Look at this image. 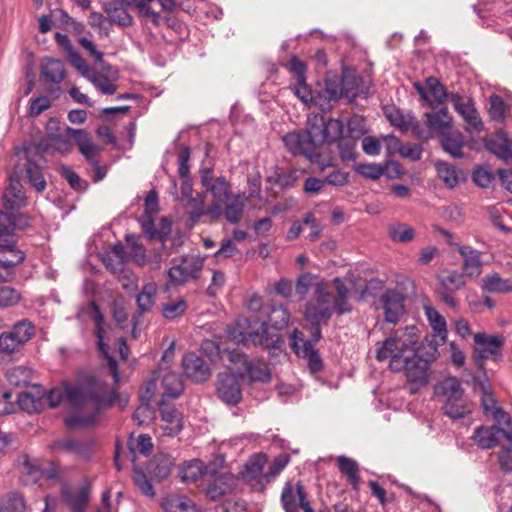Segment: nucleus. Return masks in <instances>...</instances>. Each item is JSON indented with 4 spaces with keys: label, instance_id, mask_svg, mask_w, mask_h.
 <instances>
[{
    "label": "nucleus",
    "instance_id": "nucleus-1",
    "mask_svg": "<svg viewBox=\"0 0 512 512\" xmlns=\"http://www.w3.org/2000/svg\"><path fill=\"white\" fill-rule=\"evenodd\" d=\"M50 408L66 403L72 410L65 417V426L70 429L85 428L96 420V374L79 369L73 379H65L46 393Z\"/></svg>",
    "mask_w": 512,
    "mask_h": 512
},
{
    "label": "nucleus",
    "instance_id": "nucleus-2",
    "mask_svg": "<svg viewBox=\"0 0 512 512\" xmlns=\"http://www.w3.org/2000/svg\"><path fill=\"white\" fill-rule=\"evenodd\" d=\"M417 338V328L406 326L390 334L383 342L378 343L376 351L378 361L390 358V369L405 373L411 393H416L419 389L425 387L429 378V362L416 352Z\"/></svg>",
    "mask_w": 512,
    "mask_h": 512
},
{
    "label": "nucleus",
    "instance_id": "nucleus-3",
    "mask_svg": "<svg viewBox=\"0 0 512 512\" xmlns=\"http://www.w3.org/2000/svg\"><path fill=\"white\" fill-rule=\"evenodd\" d=\"M344 125L338 119L326 120L321 115H312L308 118L307 130L303 132H289L283 137L286 148L293 155L305 156L311 162L319 165L321 170L330 164L319 161L317 148L324 143H334L342 136Z\"/></svg>",
    "mask_w": 512,
    "mask_h": 512
},
{
    "label": "nucleus",
    "instance_id": "nucleus-4",
    "mask_svg": "<svg viewBox=\"0 0 512 512\" xmlns=\"http://www.w3.org/2000/svg\"><path fill=\"white\" fill-rule=\"evenodd\" d=\"M104 317L98 310V352L100 353L103 364L98 369V377L110 375L112 377V385L109 389L100 387L98 384V410L101 408H109L117 403L119 409H124L128 404V397L118 393V386L121 381V375L118 369V362L110 353V349L103 342V329L100 327Z\"/></svg>",
    "mask_w": 512,
    "mask_h": 512
},
{
    "label": "nucleus",
    "instance_id": "nucleus-5",
    "mask_svg": "<svg viewBox=\"0 0 512 512\" xmlns=\"http://www.w3.org/2000/svg\"><path fill=\"white\" fill-rule=\"evenodd\" d=\"M35 335L36 326L29 319L15 322L9 330L0 333V353L6 356L21 353Z\"/></svg>",
    "mask_w": 512,
    "mask_h": 512
},
{
    "label": "nucleus",
    "instance_id": "nucleus-6",
    "mask_svg": "<svg viewBox=\"0 0 512 512\" xmlns=\"http://www.w3.org/2000/svg\"><path fill=\"white\" fill-rule=\"evenodd\" d=\"M249 320L246 318L238 319L235 326L228 330V336L236 343L252 342L256 346H264L266 348H275L280 341L278 334H269L267 323L262 322L260 328L256 331H244L249 328Z\"/></svg>",
    "mask_w": 512,
    "mask_h": 512
},
{
    "label": "nucleus",
    "instance_id": "nucleus-7",
    "mask_svg": "<svg viewBox=\"0 0 512 512\" xmlns=\"http://www.w3.org/2000/svg\"><path fill=\"white\" fill-rule=\"evenodd\" d=\"M333 312L331 293L324 282H319L315 285L314 299L306 303L304 317L309 323L327 324Z\"/></svg>",
    "mask_w": 512,
    "mask_h": 512
},
{
    "label": "nucleus",
    "instance_id": "nucleus-8",
    "mask_svg": "<svg viewBox=\"0 0 512 512\" xmlns=\"http://www.w3.org/2000/svg\"><path fill=\"white\" fill-rule=\"evenodd\" d=\"M384 114L390 124L402 132L412 130L415 137L419 140L427 141L431 138V134L425 131L411 112H404L395 106H388L384 109Z\"/></svg>",
    "mask_w": 512,
    "mask_h": 512
},
{
    "label": "nucleus",
    "instance_id": "nucleus-9",
    "mask_svg": "<svg viewBox=\"0 0 512 512\" xmlns=\"http://www.w3.org/2000/svg\"><path fill=\"white\" fill-rule=\"evenodd\" d=\"M29 226V218L20 213L0 211V247L17 248L15 230H24Z\"/></svg>",
    "mask_w": 512,
    "mask_h": 512
},
{
    "label": "nucleus",
    "instance_id": "nucleus-10",
    "mask_svg": "<svg viewBox=\"0 0 512 512\" xmlns=\"http://www.w3.org/2000/svg\"><path fill=\"white\" fill-rule=\"evenodd\" d=\"M203 265L204 261L202 258L194 255H185L181 257L179 264L173 265L168 269L167 276L173 285H181L189 279H198Z\"/></svg>",
    "mask_w": 512,
    "mask_h": 512
},
{
    "label": "nucleus",
    "instance_id": "nucleus-11",
    "mask_svg": "<svg viewBox=\"0 0 512 512\" xmlns=\"http://www.w3.org/2000/svg\"><path fill=\"white\" fill-rule=\"evenodd\" d=\"M477 344L475 348V363L480 370H484V361L498 360L501 357V348L504 343L502 336H486L484 333L474 335Z\"/></svg>",
    "mask_w": 512,
    "mask_h": 512
},
{
    "label": "nucleus",
    "instance_id": "nucleus-12",
    "mask_svg": "<svg viewBox=\"0 0 512 512\" xmlns=\"http://www.w3.org/2000/svg\"><path fill=\"white\" fill-rule=\"evenodd\" d=\"M450 101L455 111L466 123L465 130L467 132H480L483 130V122L471 99L465 100L459 93L452 92L450 93Z\"/></svg>",
    "mask_w": 512,
    "mask_h": 512
},
{
    "label": "nucleus",
    "instance_id": "nucleus-13",
    "mask_svg": "<svg viewBox=\"0 0 512 512\" xmlns=\"http://www.w3.org/2000/svg\"><path fill=\"white\" fill-rule=\"evenodd\" d=\"M281 503L285 512H298V507L304 512H314L301 482H297L295 491L290 482L285 483L281 492Z\"/></svg>",
    "mask_w": 512,
    "mask_h": 512
},
{
    "label": "nucleus",
    "instance_id": "nucleus-14",
    "mask_svg": "<svg viewBox=\"0 0 512 512\" xmlns=\"http://www.w3.org/2000/svg\"><path fill=\"white\" fill-rule=\"evenodd\" d=\"M241 378L235 374L222 372L217 376V396L226 404L237 405L242 399Z\"/></svg>",
    "mask_w": 512,
    "mask_h": 512
},
{
    "label": "nucleus",
    "instance_id": "nucleus-15",
    "mask_svg": "<svg viewBox=\"0 0 512 512\" xmlns=\"http://www.w3.org/2000/svg\"><path fill=\"white\" fill-rule=\"evenodd\" d=\"M154 215L143 213L138 222L145 236L149 240H158L165 244L172 231V222L168 217H162L157 226L154 223Z\"/></svg>",
    "mask_w": 512,
    "mask_h": 512
},
{
    "label": "nucleus",
    "instance_id": "nucleus-16",
    "mask_svg": "<svg viewBox=\"0 0 512 512\" xmlns=\"http://www.w3.org/2000/svg\"><path fill=\"white\" fill-rule=\"evenodd\" d=\"M25 253L18 248L0 247V282L9 283L16 277V267L25 261Z\"/></svg>",
    "mask_w": 512,
    "mask_h": 512
},
{
    "label": "nucleus",
    "instance_id": "nucleus-17",
    "mask_svg": "<svg viewBox=\"0 0 512 512\" xmlns=\"http://www.w3.org/2000/svg\"><path fill=\"white\" fill-rule=\"evenodd\" d=\"M404 296L394 290H386L380 297V303L384 309L385 320L389 323H397L404 314Z\"/></svg>",
    "mask_w": 512,
    "mask_h": 512
},
{
    "label": "nucleus",
    "instance_id": "nucleus-18",
    "mask_svg": "<svg viewBox=\"0 0 512 512\" xmlns=\"http://www.w3.org/2000/svg\"><path fill=\"white\" fill-rule=\"evenodd\" d=\"M119 72L103 60V54L98 51V91L104 95H113L117 91L116 82Z\"/></svg>",
    "mask_w": 512,
    "mask_h": 512
},
{
    "label": "nucleus",
    "instance_id": "nucleus-19",
    "mask_svg": "<svg viewBox=\"0 0 512 512\" xmlns=\"http://www.w3.org/2000/svg\"><path fill=\"white\" fill-rule=\"evenodd\" d=\"M185 375L195 382H205L211 376V370L203 358L194 352L187 353L182 360Z\"/></svg>",
    "mask_w": 512,
    "mask_h": 512
},
{
    "label": "nucleus",
    "instance_id": "nucleus-20",
    "mask_svg": "<svg viewBox=\"0 0 512 512\" xmlns=\"http://www.w3.org/2000/svg\"><path fill=\"white\" fill-rule=\"evenodd\" d=\"M423 117L425 118V123L427 129L425 131L433 136V133H438L439 136L451 130L452 127V117L449 114L447 107H441L437 111L434 112H426Z\"/></svg>",
    "mask_w": 512,
    "mask_h": 512
},
{
    "label": "nucleus",
    "instance_id": "nucleus-21",
    "mask_svg": "<svg viewBox=\"0 0 512 512\" xmlns=\"http://www.w3.org/2000/svg\"><path fill=\"white\" fill-rule=\"evenodd\" d=\"M159 410L165 435L173 437L183 429L182 414L173 406L167 405L165 400L159 403Z\"/></svg>",
    "mask_w": 512,
    "mask_h": 512
},
{
    "label": "nucleus",
    "instance_id": "nucleus-22",
    "mask_svg": "<svg viewBox=\"0 0 512 512\" xmlns=\"http://www.w3.org/2000/svg\"><path fill=\"white\" fill-rule=\"evenodd\" d=\"M462 394H464V389L460 381L454 376L445 377L434 386V395L441 402V405L456 399Z\"/></svg>",
    "mask_w": 512,
    "mask_h": 512
},
{
    "label": "nucleus",
    "instance_id": "nucleus-23",
    "mask_svg": "<svg viewBox=\"0 0 512 512\" xmlns=\"http://www.w3.org/2000/svg\"><path fill=\"white\" fill-rule=\"evenodd\" d=\"M65 131L66 135L75 141L81 154L90 161L93 169H96V146L91 143L89 133L82 129H73L70 127H66Z\"/></svg>",
    "mask_w": 512,
    "mask_h": 512
},
{
    "label": "nucleus",
    "instance_id": "nucleus-24",
    "mask_svg": "<svg viewBox=\"0 0 512 512\" xmlns=\"http://www.w3.org/2000/svg\"><path fill=\"white\" fill-rule=\"evenodd\" d=\"M441 410L452 421H457L466 418L472 413L473 403L465 394H462L448 403H443Z\"/></svg>",
    "mask_w": 512,
    "mask_h": 512
},
{
    "label": "nucleus",
    "instance_id": "nucleus-25",
    "mask_svg": "<svg viewBox=\"0 0 512 512\" xmlns=\"http://www.w3.org/2000/svg\"><path fill=\"white\" fill-rule=\"evenodd\" d=\"M174 465V458L168 453L161 452L150 460L147 470L152 478L161 481L170 475Z\"/></svg>",
    "mask_w": 512,
    "mask_h": 512
},
{
    "label": "nucleus",
    "instance_id": "nucleus-26",
    "mask_svg": "<svg viewBox=\"0 0 512 512\" xmlns=\"http://www.w3.org/2000/svg\"><path fill=\"white\" fill-rule=\"evenodd\" d=\"M247 197L244 192L232 195L224 202L223 216L231 224L241 221L246 206Z\"/></svg>",
    "mask_w": 512,
    "mask_h": 512
},
{
    "label": "nucleus",
    "instance_id": "nucleus-27",
    "mask_svg": "<svg viewBox=\"0 0 512 512\" xmlns=\"http://www.w3.org/2000/svg\"><path fill=\"white\" fill-rule=\"evenodd\" d=\"M458 252L464 258L463 270L465 275L470 278L479 277L482 272L481 252L470 246H460Z\"/></svg>",
    "mask_w": 512,
    "mask_h": 512
},
{
    "label": "nucleus",
    "instance_id": "nucleus-28",
    "mask_svg": "<svg viewBox=\"0 0 512 512\" xmlns=\"http://www.w3.org/2000/svg\"><path fill=\"white\" fill-rule=\"evenodd\" d=\"M337 466L343 477L346 478L354 490H359L360 487V466L353 458L341 455L336 458Z\"/></svg>",
    "mask_w": 512,
    "mask_h": 512
},
{
    "label": "nucleus",
    "instance_id": "nucleus-29",
    "mask_svg": "<svg viewBox=\"0 0 512 512\" xmlns=\"http://www.w3.org/2000/svg\"><path fill=\"white\" fill-rule=\"evenodd\" d=\"M237 478L231 473H222L218 475L212 483L208 485L207 494L212 500L230 493L236 486Z\"/></svg>",
    "mask_w": 512,
    "mask_h": 512
},
{
    "label": "nucleus",
    "instance_id": "nucleus-30",
    "mask_svg": "<svg viewBox=\"0 0 512 512\" xmlns=\"http://www.w3.org/2000/svg\"><path fill=\"white\" fill-rule=\"evenodd\" d=\"M440 137L442 149L453 158H462L463 147L465 145L464 136L459 131L449 130Z\"/></svg>",
    "mask_w": 512,
    "mask_h": 512
},
{
    "label": "nucleus",
    "instance_id": "nucleus-31",
    "mask_svg": "<svg viewBox=\"0 0 512 512\" xmlns=\"http://www.w3.org/2000/svg\"><path fill=\"white\" fill-rule=\"evenodd\" d=\"M332 284L336 292L335 299L333 302L335 313L339 316L346 313H350L352 311V305L349 302L350 289L339 277H335L332 280Z\"/></svg>",
    "mask_w": 512,
    "mask_h": 512
},
{
    "label": "nucleus",
    "instance_id": "nucleus-32",
    "mask_svg": "<svg viewBox=\"0 0 512 512\" xmlns=\"http://www.w3.org/2000/svg\"><path fill=\"white\" fill-rule=\"evenodd\" d=\"M129 260L124 245L120 242L114 244L102 257L105 267L112 273H116Z\"/></svg>",
    "mask_w": 512,
    "mask_h": 512
},
{
    "label": "nucleus",
    "instance_id": "nucleus-33",
    "mask_svg": "<svg viewBox=\"0 0 512 512\" xmlns=\"http://www.w3.org/2000/svg\"><path fill=\"white\" fill-rule=\"evenodd\" d=\"M66 75L64 63L61 60L45 58L41 64V78L51 83H60Z\"/></svg>",
    "mask_w": 512,
    "mask_h": 512
},
{
    "label": "nucleus",
    "instance_id": "nucleus-34",
    "mask_svg": "<svg viewBox=\"0 0 512 512\" xmlns=\"http://www.w3.org/2000/svg\"><path fill=\"white\" fill-rule=\"evenodd\" d=\"M500 432L499 426H480L474 430L472 438L481 449H490L498 444Z\"/></svg>",
    "mask_w": 512,
    "mask_h": 512
},
{
    "label": "nucleus",
    "instance_id": "nucleus-35",
    "mask_svg": "<svg viewBox=\"0 0 512 512\" xmlns=\"http://www.w3.org/2000/svg\"><path fill=\"white\" fill-rule=\"evenodd\" d=\"M161 377V385L163 388L162 400H164V398H178L184 390L181 376L175 372L167 371L164 372Z\"/></svg>",
    "mask_w": 512,
    "mask_h": 512
},
{
    "label": "nucleus",
    "instance_id": "nucleus-36",
    "mask_svg": "<svg viewBox=\"0 0 512 512\" xmlns=\"http://www.w3.org/2000/svg\"><path fill=\"white\" fill-rule=\"evenodd\" d=\"M165 512H200L195 503L185 495H169L162 503Z\"/></svg>",
    "mask_w": 512,
    "mask_h": 512
},
{
    "label": "nucleus",
    "instance_id": "nucleus-37",
    "mask_svg": "<svg viewBox=\"0 0 512 512\" xmlns=\"http://www.w3.org/2000/svg\"><path fill=\"white\" fill-rule=\"evenodd\" d=\"M90 488L81 486L77 491L63 490L62 495L72 512H85L88 503Z\"/></svg>",
    "mask_w": 512,
    "mask_h": 512
},
{
    "label": "nucleus",
    "instance_id": "nucleus-38",
    "mask_svg": "<svg viewBox=\"0 0 512 512\" xmlns=\"http://www.w3.org/2000/svg\"><path fill=\"white\" fill-rule=\"evenodd\" d=\"M427 89L429 90L432 98L428 100V106L432 109L438 108L442 105L447 98L450 99V93L447 92L445 86L434 76H429L425 80Z\"/></svg>",
    "mask_w": 512,
    "mask_h": 512
},
{
    "label": "nucleus",
    "instance_id": "nucleus-39",
    "mask_svg": "<svg viewBox=\"0 0 512 512\" xmlns=\"http://www.w3.org/2000/svg\"><path fill=\"white\" fill-rule=\"evenodd\" d=\"M84 290L88 295L87 305L81 306L78 310L77 317L81 321L90 320L96 326V286L94 282L86 281Z\"/></svg>",
    "mask_w": 512,
    "mask_h": 512
},
{
    "label": "nucleus",
    "instance_id": "nucleus-40",
    "mask_svg": "<svg viewBox=\"0 0 512 512\" xmlns=\"http://www.w3.org/2000/svg\"><path fill=\"white\" fill-rule=\"evenodd\" d=\"M481 288L488 293H509L512 292V280L502 278L498 273L494 272L482 279Z\"/></svg>",
    "mask_w": 512,
    "mask_h": 512
},
{
    "label": "nucleus",
    "instance_id": "nucleus-41",
    "mask_svg": "<svg viewBox=\"0 0 512 512\" xmlns=\"http://www.w3.org/2000/svg\"><path fill=\"white\" fill-rule=\"evenodd\" d=\"M157 295V285L154 282H148L136 296V304L139 314L150 312L155 305Z\"/></svg>",
    "mask_w": 512,
    "mask_h": 512
},
{
    "label": "nucleus",
    "instance_id": "nucleus-42",
    "mask_svg": "<svg viewBox=\"0 0 512 512\" xmlns=\"http://www.w3.org/2000/svg\"><path fill=\"white\" fill-rule=\"evenodd\" d=\"M188 310V303L184 297L179 296L162 304L161 315L168 321L181 318Z\"/></svg>",
    "mask_w": 512,
    "mask_h": 512
},
{
    "label": "nucleus",
    "instance_id": "nucleus-43",
    "mask_svg": "<svg viewBox=\"0 0 512 512\" xmlns=\"http://www.w3.org/2000/svg\"><path fill=\"white\" fill-rule=\"evenodd\" d=\"M341 82L343 90L342 96L347 99L348 102L354 101L355 98L362 93L360 89L362 80L354 73L344 71L341 76Z\"/></svg>",
    "mask_w": 512,
    "mask_h": 512
},
{
    "label": "nucleus",
    "instance_id": "nucleus-44",
    "mask_svg": "<svg viewBox=\"0 0 512 512\" xmlns=\"http://www.w3.org/2000/svg\"><path fill=\"white\" fill-rule=\"evenodd\" d=\"M224 354L230 363V373L235 374L237 377L244 379L245 370L250 362L247 355L238 350H225Z\"/></svg>",
    "mask_w": 512,
    "mask_h": 512
},
{
    "label": "nucleus",
    "instance_id": "nucleus-45",
    "mask_svg": "<svg viewBox=\"0 0 512 512\" xmlns=\"http://www.w3.org/2000/svg\"><path fill=\"white\" fill-rule=\"evenodd\" d=\"M125 241L130 249L128 254L131 259L138 266H144L147 262L146 248L140 242V237L134 234H127Z\"/></svg>",
    "mask_w": 512,
    "mask_h": 512
},
{
    "label": "nucleus",
    "instance_id": "nucleus-46",
    "mask_svg": "<svg viewBox=\"0 0 512 512\" xmlns=\"http://www.w3.org/2000/svg\"><path fill=\"white\" fill-rule=\"evenodd\" d=\"M110 22L117 23L121 26H129L132 23V17L122 7V0H115L114 3L103 4Z\"/></svg>",
    "mask_w": 512,
    "mask_h": 512
},
{
    "label": "nucleus",
    "instance_id": "nucleus-47",
    "mask_svg": "<svg viewBox=\"0 0 512 512\" xmlns=\"http://www.w3.org/2000/svg\"><path fill=\"white\" fill-rule=\"evenodd\" d=\"M486 148L498 158L508 163L512 160V150L509 141L503 135H497L486 143Z\"/></svg>",
    "mask_w": 512,
    "mask_h": 512
},
{
    "label": "nucleus",
    "instance_id": "nucleus-48",
    "mask_svg": "<svg viewBox=\"0 0 512 512\" xmlns=\"http://www.w3.org/2000/svg\"><path fill=\"white\" fill-rule=\"evenodd\" d=\"M245 377L253 382H268L271 379V371L265 362L253 359L250 360L247 370H245Z\"/></svg>",
    "mask_w": 512,
    "mask_h": 512
},
{
    "label": "nucleus",
    "instance_id": "nucleus-49",
    "mask_svg": "<svg viewBox=\"0 0 512 512\" xmlns=\"http://www.w3.org/2000/svg\"><path fill=\"white\" fill-rule=\"evenodd\" d=\"M424 311L433 331L444 343L447 337V326L445 318L440 315V313L432 306H425Z\"/></svg>",
    "mask_w": 512,
    "mask_h": 512
},
{
    "label": "nucleus",
    "instance_id": "nucleus-50",
    "mask_svg": "<svg viewBox=\"0 0 512 512\" xmlns=\"http://www.w3.org/2000/svg\"><path fill=\"white\" fill-rule=\"evenodd\" d=\"M7 381L16 387H26L32 381V370L25 366H15L6 373Z\"/></svg>",
    "mask_w": 512,
    "mask_h": 512
},
{
    "label": "nucleus",
    "instance_id": "nucleus-51",
    "mask_svg": "<svg viewBox=\"0 0 512 512\" xmlns=\"http://www.w3.org/2000/svg\"><path fill=\"white\" fill-rule=\"evenodd\" d=\"M132 480L134 485L140 491V493L150 499H153L156 495L155 489L152 485L151 480L147 477L145 472L134 464Z\"/></svg>",
    "mask_w": 512,
    "mask_h": 512
},
{
    "label": "nucleus",
    "instance_id": "nucleus-52",
    "mask_svg": "<svg viewBox=\"0 0 512 512\" xmlns=\"http://www.w3.org/2000/svg\"><path fill=\"white\" fill-rule=\"evenodd\" d=\"M291 347L298 356L303 358L317 351L314 348L313 341L304 340L302 332L297 329H294L291 334Z\"/></svg>",
    "mask_w": 512,
    "mask_h": 512
},
{
    "label": "nucleus",
    "instance_id": "nucleus-53",
    "mask_svg": "<svg viewBox=\"0 0 512 512\" xmlns=\"http://www.w3.org/2000/svg\"><path fill=\"white\" fill-rule=\"evenodd\" d=\"M290 319V313L283 305L272 304L268 321L272 328L282 330L287 327Z\"/></svg>",
    "mask_w": 512,
    "mask_h": 512
},
{
    "label": "nucleus",
    "instance_id": "nucleus-54",
    "mask_svg": "<svg viewBox=\"0 0 512 512\" xmlns=\"http://www.w3.org/2000/svg\"><path fill=\"white\" fill-rule=\"evenodd\" d=\"M208 191L212 194L214 200L221 202H225L233 195L231 184L223 176L217 177L210 185Z\"/></svg>",
    "mask_w": 512,
    "mask_h": 512
},
{
    "label": "nucleus",
    "instance_id": "nucleus-55",
    "mask_svg": "<svg viewBox=\"0 0 512 512\" xmlns=\"http://www.w3.org/2000/svg\"><path fill=\"white\" fill-rule=\"evenodd\" d=\"M114 274L117 275L118 281L127 293H134L137 291L139 277L134 271L123 266Z\"/></svg>",
    "mask_w": 512,
    "mask_h": 512
},
{
    "label": "nucleus",
    "instance_id": "nucleus-56",
    "mask_svg": "<svg viewBox=\"0 0 512 512\" xmlns=\"http://www.w3.org/2000/svg\"><path fill=\"white\" fill-rule=\"evenodd\" d=\"M128 448L132 456V462L134 463L136 453L143 455L150 454L153 448L152 439L148 434H141L136 439H130L128 441Z\"/></svg>",
    "mask_w": 512,
    "mask_h": 512
},
{
    "label": "nucleus",
    "instance_id": "nucleus-57",
    "mask_svg": "<svg viewBox=\"0 0 512 512\" xmlns=\"http://www.w3.org/2000/svg\"><path fill=\"white\" fill-rule=\"evenodd\" d=\"M319 282L324 281L319 280L318 276L310 272L302 273L301 275L298 276L296 280L295 292L299 296V298L303 300L307 296L310 288L313 287L315 289V285L318 284Z\"/></svg>",
    "mask_w": 512,
    "mask_h": 512
},
{
    "label": "nucleus",
    "instance_id": "nucleus-58",
    "mask_svg": "<svg viewBox=\"0 0 512 512\" xmlns=\"http://www.w3.org/2000/svg\"><path fill=\"white\" fill-rule=\"evenodd\" d=\"M435 166L438 176L447 187L454 188L459 183V173L452 164L437 162Z\"/></svg>",
    "mask_w": 512,
    "mask_h": 512
},
{
    "label": "nucleus",
    "instance_id": "nucleus-59",
    "mask_svg": "<svg viewBox=\"0 0 512 512\" xmlns=\"http://www.w3.org/2000/svg\"><path fill=\"white\" fill-rule=\"evenodd\" d=\"M22 300V294L12 286L0 285V308L6 309L18 305Z\"/></svg>",
    "mask_w": 512,
    "mask_h": 512
},
{
    "label": "nucleus",
    "instance_id": "nucleus-60",
    "mask_svg": "<svg viewBox=\"0 0 512 512\" xmlns=\"http://www.w3.org/2000/svg\"><path fill=\"white\" fill-rule=\"evenodd\" d=\"M493 419L497 423L496 426L500 427L501 434L509 441L512 442V419L509 413L498 407L491 412Z\"/></svg>",
    "mask_w": 512,
    "mask_h": 512
},
{
    "label": "nucleus",
    "instance_id": "nucleus-61",
    "mask_svg": "<svg viewBox=\"0 0 512 512\" xmlns=\"http://www.w3.org/2000/svg\"><path fill=\"white\" fill-rule=\"evenodd\" d=\"M267 455L265 453H257L252 455L245 464V474L249 478H257L262 474L263 468L267 463Z\"/></svg>",
    "mask_w": 512,
    "mask_h": 512
},
{
    "label": "nucleus",
    "instance_id": "nucleus-62",
    "mask_svg": "<svg viewBox=\"0 0 512 512\" xmlns=\"http://www.w3.org/2000/svg\"><path fill=\"white\" fill-rule=\"evenodd\" d=\"M506 103L497 94H493L489 97V109L488 113L490 119L494 122L503 123L505 120Z\"/></svg>",
    "mask_w": 512,
    "mask_h": 512
},
{
    "label": "nucleus",
    "instance_id": "nucleus-63",
    "mask_svg": "<svg viewBox=\"0 0 512 512\" xmlns=\"http://www.w3.org/2000/svg\"><path fill=\"white\" fill-rule=\"evenodd\" d=\"M389 236L393 241L406 243L411 241L415 236V231L412 227L403 224V223H397L394 225H391L389 227Z\"/></svg>",
    "mask_w": 512,
    "mask_h": 512
},
{
    "label": "nucleus",
    "instance_id": "nucleus-64",
    "mask_svg": "<svg viewBox=\"0 0 512 512\" xmlns=\"http://www.w3.org/2000/svg\"><path fill=\"white\" fill-rule=\"evenodd\" d=\"M26 176L29 182L36 188L37 191H43L46 188V181L43 177L40 167L32 161L25 164Z\"/></svg>",
    "mask_w": 512,
    "mask_h": 512
}]
</instances>
